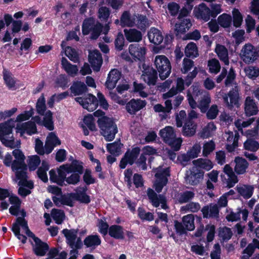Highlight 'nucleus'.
<instances>
[{
    "instance_id": "26",
    "label": "nucleus",
    "mask_w": 259,
    "mask_h": 259,
    "mask_svg": "<svg viewBox=\"0 0 259 259\" xmlns=\"http://www.w3.org/2000/svg\"><path fill=\"white\" fill-rule=\"evenodd\" d=\"M215 52L221 61H223L225 65L229 64L228 52L227 48L223 45L218 44L215 49Z\"/></svg>"
},
{
    "instance_id": "45",
    "label": "nucleus",
    "mask_w": 259,
    "mask_h": 259,
    "mask_svg": "<svg viewBox=\"0 0 259 259\" xmlns=\"http://www.w3.org/2000/svg\"><path fill=\"white\" fill-rule=\"evenodd\" d=\"M41 162L39 156L37 155H32L29 157L28 165L29 171L35 170Z\"/></svg>"
},
{
    "instance_id": "14",
    "label": "nucleus",
    "mask_w": 259,
    "mask_h": 259,
    "mask_svg": "<svg viewBox=\"0 0 259 259\" xmlns=\"http://www.w3.org/2000/svg\"><path fill=\"white\" fill-rule=\"evenodd\" d=\"M244 111L247 117L256 115L258 112L257 104L251 97L248 96L245 100Z\"/></svg>"
},
{
    "instance_id": "47",
    "label": "nucleus",
    "mask_w": 259,
    "mask_h": 259,
    "mask_svg": "<svg viewBox=\"0 0 259 259\" xmlns=\"http://www.w3.org/2000/svg\"><path fill=\"white\" fill-rule=\"evenodd\" d=\"M20 225L17 224V221L16 220V222L12 225L11 230L17 238L21 240L23 244H25L26 242L27 237L20 233Z\"/></svg>"
},
{
    "instance_id": "64",
    "label": "nucleus",
    "mask_w": 259,
    "mask_h": 259,
    "mask_svg": "<svg viewBox=\"0 0 259 259\" xmlns=\"http://www.w3.org/2000/svg\"><path fill=\"white\" fill-rule=\"evenodd\" d=\"M98 227L99 228V232L103 236H106L108 233L110 227L106 222L104 221L102 219H99Z\"/></svg>"
},
{
    "instance_id": "59",
    "label": "nucleus",
    "mask_w": 259,
    "mask_h": 259,
    "mask_svg": "<svg viewBox=\"0 0 259 259\" xmlns=\"http://www.w3.org/2000/svg\"><path fill=\"white\" fill-rule=\"evenodd\" d=\"M194 196V193L192 191H186L180 194L178 200L180 203L183 204L188 202Z\"/></svg>"
},
{
    "instance_id": "61",
    "label": "nucleus",
    "mask_w": 259,
    "mask_h": 259,
    "mask_svg": "<svg viewBox=\"0 0 259 259\" xmlns=\"http://www.w3.org/2000/svg\"><path fill=\"white\" fill-rule=\"evenodd\" d=\"M34 114V109L31 107L29 111H24L23 113L19 114L16 117L17 122H22L28 120Z\"/></svg>"
},
{
    "instance_id": "20",
    "label": "nucleus",
    "mask_w": 259,
    "mask_h": 259,
    "mask_svg": "<svg viewBox=\"0 0 259 259\" xmlns=\"http://www.w3.org/2000/svg\"><path fill=\"white\" fill-rule=\"evenodd\" d=\"M148 39L150 42L155 45H160L163 40L161 32L156 28L152 27L148 32Z\"/></svg>"
},
{
    "instance_id": "60",
    "label": "nucleus",
    "mask_w": 259,
    "mask_h": 259,
    "mask_svg": "<svg viewBox=\"0 0 259 259\" xmlns=\"http://www.w3.org/2000/svg\"><path fill=\"white\" fill-rule=\"evenodd\" d=\"M72 194H75V193H70L67 195H62L61 200V204L73 207L74 206L73 200H75V198L72 195Z\"/></svg>"
},
{
    "instance_id": "41",
    "label": "nucleus",
    "mask_w": 259,
    "mask_h": 259,
    "mask_svg": "<svg viewBox=\"0 0 259 259\" xmlns=\"http://www.w3.org/2000/svg\"><path fill=\"white\" fill-rule=\"evenodd\" d=\"M218 24L222 27L226 28H229L231 26L232 18L231 15L223 13L220 15L218 18Z\"/></svg>"
},
{
    "instance_id": "42",
    "label": "nucleus",
    "mask_w": 259,
    "mask_h": 259,
    "mask_svg": "<svg viewBox=\"0 0 259 259\" xmlns=\"http://www.w3.org/2000/svg\"><path fill=\"white\" fill-rule=\"evenodd\" d=\"M111 11L106 6L100 7L98 11V18L102 22H107L110 17Z\"/></svg>"
},
{
    "instance_id": "18",
    "label": "nucleus",
    "mask_w": 259,
    "mask_h": 259,
    "mask_svg": "<svg viewBox=\"0 0 259 259\" xmlns=\"http://www.w3.org/2000/svg\"><path fill=\"white\" fill-rule=\"evenodd\" d=\"M194 13L197 19L204 20L205 22L210 19V9L204 3H201L198 8H195Z\"/></svg>"
},
{
    "instance_id": "11",
    "label": "nucleus",
    "mask_w": 259,
    "mask_h": 259,
    "mask_svg": "<svg viewBox=\"0 0 259 259\" xmlns=\"http://www.w3.org/2000/svg\"><path fill=\"white\" fill-rule=\"evenodd\" d=\"M179 22L175 25V34L177 38H180L182 34H185L192 26V24L190 19L179 20Z\"/></svg>"
},
{
    "instance_id": "57",
    "label": "nucleus",
    "mask_w": 259,
    "mask_h": 259,
    "mask_svg": "<svg viewBox=\"0 0 259 259\" xmlns=\"http://www.w3.org/2000/svg\"><path fill=\"white\" fill-rule=\"evenodd\" d=\"M75 198V200L80 202L81 203L89 204L91 202L90 196L87 193H75L72 194Z\"/></svg>"
},
{
    "instance_id": "33",
    "label": "nucleus",
    "mask_w": 259,
    "mask_h": 259,
    "mask_svg": "<svg viewBox=\"0 0 259 259\" xmlns=\"http://www.w3.org/2000/svg\"><path fill=\"white\" fill-rule=\"evenodd\" d=\"M49 167L48 163L45 160H42L41 165L38 167L37 170L38 177L44 183H47L48 181L47 171L49 170Z\"/></svg>"
},
{
    "instance_id": "5",
    "label": "nucleus",
    "mask_w": 259,
    "mask_h": 259,
    "mask_svg": "<svg viewBox=\"0 0 259 259\" xmlns=\"http://www.w3.org/2000/svg\"><path fill=\"white\" fill-rule=\"evenodd\" d=\"M142 79L148 85H155L158 79V73L156 69L145 63L142 64Z\"/></svg>"
},
{
    "instance_id": "54",
    "label": "nucleus",
    "mask_w": 259,
    "mask_h": 259,
    "mask_svg": "<svg viewBox=\"0 0 259 259\" xmlns=\"http://www.w3.org/2000/svg\"><path fill=\"white\" fill-rule=\"evenodd\" d=\"M83 182L87 186L96 183V179L92 175V171L90 169H86L82 177Z\"/></svg>"
},
{
    "instance_id": "53",
    "label": "nucleus",
    "mask_w": 259,
    "mask_h": 259,
    "mask_svg": "<svg viewBox=\"0 0 259 259\" xmlns=\"http://www.w3.org/2000/svg\"><path fill=\"white\" fill-rule=\"evenodd\" d=\"M138 217L143 221H152L154 220V215L152 212H146L143 207H139L138 209Z\"/></svg>"
},
{
    "instance_id": "6",
    "label": "nucleus",
    "mask_w": 259,
    "mask_h": 259,
    "mask_svg": "<svg viewBox=\"0 0 259 259\" xmlns=\"http://www.w3.org/2000/svg\"><path fill=\"white\" fill-rule=\"evenodd\" d=\"M12 170L15 172L17 179L20 181H26L28 179V165L25 161L13 160L11 166Z\"/></svg>"
},
{
    "instance_id": "39",
    "label": "nucleus",
    "mask_w": 259,
    "mask_h": 259,
    "mask_svg": "<svg viewBox=\"0 0 259 259\" xmlns=\"http://www.w3.org/2000/svg\"><path fill=\"white\" fill-rule=\"evenodd\" d=\"M36 110L37 113L40 115H44L47 111L46 100L44 94H41L37 99L36 103Z\"/></svg>"
},
{
    "instance_id": "58",
    "label": "nucleus",
    "mask_w": 259,
    "mask_h": 259,
    "mask_svg": "<svg viewBox=\"0 0 259 259\" xmlns=\"http://www.w3.org/2000/svg\"><path fill=\"white\" fill-rule=\"evenodd\" d=\"M215 145L213 141L211 140L209 142H206L204 144L203 146V156L207 157L215 149Z\"/></svg>"
},
{
    "instance_id": "63",
    "label": "nucleus",
    "mask_w": 259,
    "mask_h": 259,
    "mask_svg": "<svg viewBox=\"0 0 259 259\" xmlns=\"http://www.w3.org/2000/svg\"><path fill=\"white\" fill-rule=\"evenodd\" d=\"M114 44L116 50L120 51L123 50L124 45V38L121 32L117 34L115 39Z\"/></svg>"
},
{
    "instance_id": "23",
    "label": "nucleus",
    "mask_w": 259,
    "mask_h": 259,
    "mask_svg": "<svg viewBox=\"0 0 259 259\" xmlns=\"http://www.w3.org/2000/svg\"><path fill=\"white\" fill-rule=\"evenodd\" d=\"M109 235L115 239L123 240L124 234L122 226L118 225H113L110 226L108 231Z\"/></svg>"
},
{
    "instance_id": "28",
    "label": "nucleus",
    "mask_w": 259,
    "mask_h": 259,
    "mask_svg": "<svg viewBox=\"0 0 259 259\" xmlns=\"http://www.w3.org/2000/svg\"><path fill=\"white\" fill-rule=\"evenodd\" d=\"M236 165L235 166V171L238 175L244 174L248 166L247 161L240 157H237L235 160Z\"/></svg>"
},
{
    "instance_id": "29",
    "label": "nucleus",
    "mask_w": 259,
    "mask_h": 259,
    "mask_svg": "<svg viewBox=\"0 0 259 259\" xmlns=\"http://www.w3.org/2000/svg\"><path fill=\"white\" fill-rule=\"evenodd\" d=\"M193 164L197 167L208 171L213 167L212 161L208 159L202 158L193 161Z\"/></svg>"
},
{
    "instance_id": "40",
    "label": "nucleus",
    "mask_w": 259,
    "mask_h": 259,
    "mask_svg": "<svg viewBox=\"0 0 259 259\" xmlns=\"http://www.w3.org/2000/svg\"><path fill=\"white\" fill-rule=\"evenodd\" d=\"M182 223L187 231H193L195 229L194 215L189 214L182 218Z\"/></svg>"
},
{
    "instance_id": "37",
    "label": "nucleus",
    "mask_w": 259,
    "mask_h": 259,
    "mask_svg": "<svg viewBox=\"0 0 259 259\" xmlns=\"http://www.w3.org/2000/svg\"><path fill=\"white\" fill-rule=\"evenodd\" d=\"M17 224L21 226L24 230H25L26 234L27 235L31 237L34 241L38 239L39 238L36 237L34 234L29 229L27 221L23 218H17L16 219Z\"/></svg>"
},
{
    "instance_id": "22",
    "label": "nucleus",
    "mask_w": 259,
    "mask_h": 259,
    "mask_svg": "<svg viewBox=\"0 0 259 259\" xmlns=\"http://www.w3.org/2000/svg\"><path fill=\"white\" fill-rule=\"evenodd\" d=\"M123 31L126 40L129 42H139L142 40L141 32L136 29H124Z\"/></svg>"
},
{
    "instance_id": "48",
    "label": "nucleus",
    "mask_w": 259,
    "mask_h": 259,
    "mask_svg": "<svg viewBox=\"0 0 259 259\" xmlns=\"http://www.w3.org/2000/svg\"><path fill=\"white\" fill-rule=\"evenodd\" d=\"M244 148L245 150L255 152L259 149V143L252 139H247L244 143Z\"/></svg>"
},
{
    "instance_id": "62",
    "label": "nucleus",
    "mask_w": 259,
    "mask_h": 259,
    "mask_svg": "<svg viewBox=\"0 0 259 259\" xmlns=\"http://www.w3.org/2000/svg\"><path fill=\"white\" fill-rule=\"evenodd\" d=\"M200 208V206L199 203L194 202H191L181 208L182 210H185L186 212L190 211L192 212H196Z\"/></svg>"
},
{
    "instance_id": "30",
    "label": "nucleus",
    "mask_w": 259,
    "mask_h": 259,
    "mask_svg": "<svg viewBox=\"0 0 259 259\" xmlns=\"http://www.w3.org/2000/svg\"><path fill=\"white\" fill-rule=\"evenodd\" d=\"M159 134L165 143L176 137L173 127L170 126H166L161 130Z\"/></svg>"
},
{
    "instance_id": "21",
    "label": "nucleus",
    "mask_w": 259,
    "mask_h": 259,
    "mask_svg": "<svg viewBox=\"0 0 259 259\" xmlns=\"http://www.w3.org/2000/svg\"><path fill=\"white\" fill-rule=\"evenodd\" d=\"M203 218H218L219 216V208L217 204L205 205L201 209Z\"/></svg>"
},
{
    "instance_id": "34",
    "label": "nucleus",
    "mask_w": 259,
    "mask_h": 259,
    "mask_svg": "<svg viewBox=\"0 0 259 259\" xmlns=\"http://www.w3.org/2000/svg\"><path fill=\"white\" fill-rule=\"evenodd\" d=\"M96 25L95 20L93 17L85 18L82 24V33L84 35H88L91 31Z\"/></svg>"
},
{
    "instance_id": "27",
    "label": "nucleus",
    "mask_w": 259,
    "mask_h": 259,
    "mask_svg": "<svg viewBox=\"0 0 259 259\" xmlns=\"http://www.w3.org/2000/svg\"><path fill=\"white\" fill-rule=\"evenodd\" d=\"M70 90L74 96H78L87 92L88 88L84 82L80 81H74Z\"/></svg>"
},
{
    "instance_id": "24",
    "label": "nucleus",
    "mask_w": 259,
    "mask_h": 259,
    "mask_svg": "<svg viewBox=\"0 0 259 259\" xmlns=\"http://www.w3.org/2000/svg\"><path fill=\"white\" fill-rule=\"evenodd\" d=\"M197 126V124L195 122L185 121L183 126L182 135L186 137L193 136L196 133Z\"/></svg>"
},
{
    "instance_id": "10",
    "label": "nucleus",
    "mask_w": 259,
    "mask_h": 259,
    "mask_svg": "<svg viewBox=\"0 0 259 259\" xmlns=\"http://www.w3.org/2000/svg\"><path fill=\"white\" fill-rule=\"evenodd\" d=\"M147 102L140 99H132L126 105V111L131 115H135L146 106Z\"/></svg>"
},
{
    "instance_id": "51",
    "label": "nucleus",
    "mask_w": 259,
    "mask_h": 259,
    "mask_svg": "<svg viewBox=\"0 0 259 259\" xmlns=\"http://www.w3.org/2000/svg\"><path fill=\"white\" fill-rule=\"evenodd\" d=\"M238 192L245 199L250 198L253 192V188L251 186H246L244 187H239L237 189Z\"/></svg>"
},
{
    "instance_id": "15",
    "label": "nucleus",
    "mask_w": 259,
    "mask_h": 259,
    "mask_svg": "<svg viewBox=\"0 0 259 259\" xmlns=\"http://www.w3.org/2000/svg\"><path fill=\"white\" fill-rule=\"evenodd\" d=\"M121 75V72L117 69H114L111 70L108 74L105 82L106 87L109 90L114 89L117 82L120 78Z\"/></svg>"
},
{
    "instance_id": "46",
    "label": "nucleus",
    "mask_w": 259,
    "mask_h": 259,
    "mask_svg": "<svg viewBox=\"0 0 259 259\" xmlns=\"http://www.w3.org/2000/svg\"><path fill=\"white\" fill-rule=\"evenodd\" d=\"M132 23L130 12L128 11H124L120 17V25L122 27H130L132 26Z\"/></svg>"
},
{
    "instance_id": "43",
    "label": "nucleus",
    "mask_w": 259,
    "mask_h": 259,
    "mask_svg": "<svg viewBox=\"0 0 259 259\" xmlns=\"http://www.w3.org/2000/svg\"><path fill=\"white\" fill-rule=\"evenodd\" d=\"M51 215L55 223L58 225L62 224L65 216L63 210L56 208L52 209Z\"/></svg>"
},
{
    "instance_id": "16",
    "label": "nucleus",
    "mask_w": 259,
    "mask_h": 259,
    "mask_svg": "<svg viewBox=\"0 0 259 259\" xmlns=\"http://www.w3.org/2000/svg\"><path fill=\"white\" fill-rule=\"evenodd\" d=\"M83 163L76 159L73 160L71 163L64 164L62 167L64 168L68 174L75 173L82 174L83 172Z\"/></svg>"
},
{
    "instance_id": "55",
    "label": "nucleus",
    "mask_w": 259,
    "mask_h": 259,
    "mask_svg": "<svg viewBox=\"0 0 259 259\" xmlns=\"http://www.w3.org/2000/svg\"><path fill=\"white\" fill-rule=\"evenodd\" d=\"M182 142L183 140L182 138H177L176 137H175L166 144H168L173 151H178L181 148Z\"/></svg>"
},
{
    "instance_id": "2",
    "label": "nucleus",
    "mask_w": 259,
    "mask_h": 259,
    "mask_svg": "<svg viewBox=\"0 0 259 259\" xmlns=\"http://www.w3.org/2000/svg\"><path fill=\"white\" fill-rule=\"evenodd\" d=\"M154 65L161 80H164L169 76L171 72V66L169 59L165 55L156 56Z\"/></svg>"
},
{
    "instance_id": "52",
    "label": "nucleus",
    "mask_w": 259,
    "mask_h": 259,
    "mask_svg": "<svg viewBox=\"0 0 259 259\" xmlns=\"http://www.w3.org/2000/svg\"><path fill=\"white\" fill-rule=\"evenodd\" d=\"M65 55L68 58L74 63L78 62L79 61V56L77 52L75 49L71 47H67L65 50Z\"/></svg>"
},
{
    "instance_id": "9",
    "label": "nucleus",
    "mask_w": 259,
    "mask_h": 259,
    "mask_svg": "<svg viewBox=\"0 0 259 259\" xmlns=\"http://www.w3.org/2000/svg\"><path fill=\"white\" fill-rule=\"evenodd\" d=\"M129 53L134 61H144L145 58L146 49L139 44H131L128 47Z\"/></svg>"
},
{
    "instance_id": "32",
    "label": "nucleus",
    "mask_w": 259,
    "mask_h": 259,
    "mask_svg": "<svg viewBox=\"0 0 259 259\" xmlns=\"http://www.w3.org/2000/svg\"><path fill=\"white\" fill-rule=\"evenodd\" d=\"M185 54L188 58H195L198 57L199 53L196 44L192 41L188 43L185 47Z\"/></svg>"
},
{
    "instance_id": "31",
    "label": "nucleus",
    "mask_w": 259,
    "mask_h": 259,
    "mask_svg": "<svg viewBox=\"0 0 259 259\" xmlns=\"http://www.w3.org/2000/svg\"><path fill=\"white\" fill-rule=\"evenodd\" d=\"M83 243L88 248L96 247L101 244V240L100 236L97 234L90 235L85 238Z\"/></svg>"
},
{
    "instance_id": "49",
    "label": "nucleus",
    "mask_w": 259,
    "mask_h": 259,
    "mask_svg": "<svg viewBox=\"0 0 259 259\" xmlns=\"http://www.w3.org/2000/svg\"><path fill=\"white\" fill-rule=\"evenodd\" d=\"M209 72L211 73L217 74L220 71L221 65L219 61L215 59H211L208 61Z\"/></svg>"
},
{
    "instance_id": "36",
    "label": "nucleus",
    "mask_w": 259,
    "mask_h": 259,
    "mask_svg": "<svg viewBox=\"0 0 259 259\" xmlns=\"http://www.w3.org/2000/svg\"><path fill=\"white\" fill-rule=\"evenodd\" d=\"M41 125L51 131L54 129L53 112L51 110H48L46 111Z\"/></svg>"
},
{
    "instance_id": "44",
    "label": "nucleus",
    "mask_w": 259,
    "mask_h": 259,
    "mask_svg": "<svg viewBox=\"0 0 259 259\" xmlns=\"http://www.w3.org/2000/svg\"><path fill=\"white\" fill-rule=\"evenodd\" d=\"M233 26L240 27L243 22V16L238 9L234 8L232 11Z\"/></svg>"
},
{
    "instance_id": "17",
    "label": "nucleus",
    "mask_w": 259,
    "mask_h": 259,
    "mask_svg": "<svg viewBox=\"0 0 259 259\" xmlns=\"http://www.w3.org/2000/svg\"><path fill=\"white\" fill-rule=\"evenodd\" d=\"M35 244H32L33 253L37 256H44L49 250V246L47 243L42 241L40 238L34 241Z\"/></svg>"
},
{
    "instance_id": "19",
    "label": "nucleus",
    "mask_w": 259,
    "mask_h": 259,
    "mask_svg": "<svg viewBox=\"0 0 259 259\" xmlns=\"http://www.w3.org/2000/svg\"><path fill=\"white\" fill-rule=\"evenodd\" d=\"M204 171L201 169H196V171H191L189 175L186 176L187 183L192 186L198 185L204 176Z\"/></svg>"
},
{
    "instance_id": "50",
    "label": "nucleus",
    "mask_w": 259,
    "mask_h": 259,
    "mask_svg": "<svg viewBox=\"0 0 259 259\" xmlns=\"http://www.w3.org/2000/svg\"><path fill=\"white\" fill-rule=\"evenodd\" d=\"M147 196L154 206L157 207L159 206V195L158 196L152 189L149 188L147 189Z\"/></svg>"
},
{
    "instance_id": "8",
    "label": "nucleus",
    "mask_w": 259,
    "mask_h": 259,
    "mask_svg": "<svg viewBox=\"0 0 259 259\" xmlns=\"http://www.w3.org/2000/svg\"><path fill=\"white\" fill-rule=\"evenodd\" d=\"M241 58L246 63H253L257 60V53L255 47L251 44H246L242 48Z\"/></svg>"
},
{
    "instance_id": "7",
    "label": "nucleus",
    "mask_w": 259,
    "mask_h": 259,
    "mask_svg": "<svg viewBox=\"0 0 259 259\" xmlns=\"http://www.w3.org/2000/svg\"><path fill=\"white\" fill-rule=\"evenodd\" d=\"M75 101L81 105L84 109L90 112L95 110L98 106L97 98L91 94H89L87 97H77Z\"/></svg>"
},
{
    "instance_id": "3",
    "label": "nucleus",
    "mask_w": 259,
    "mask_h": 259,
    "mask_svg": "<svg viewBox=\"0 0 259 259\" xmlns=\"http://www.w3.org/2000/svg\"><path fill=\"white\" fill-rule=\"evenodd\" d=\"M170 176L169 167L162 168L158 167L156 169L155 174V181L154 183V188L157 193H160L163 187L165 186L168 182V177Z\"/></svg>"
},
{
    "instance_id": "1",
    "label": "nucleus",
    "mask_w": 259,
    "mask_h": 259,
    "mask_svg": "<svg viewBox=\"0 0 259 259\" xmlns=\"http://www.w3.org/2000/svg\"><path fill=\"white\" fill-rule=\"evenodd\" d=\"M102 135L108 142L112 141L115 138L118 132L117 125L112 118L103 116L97 120Z\"/></svg>"
},
{
    "instance_id": "4",
    "label": "nucleus",
    "mask_w": 259,
    "mask_h": 259,
    "mask_svg": "<svg viewBox=\"0 0 259 259\" xmlns=\"http://www.w3.org/2000/svg\"><path fill=\"white\" fill-rule=\"evenodd\" d=\"M141 152V148L138 146H133L132 149H127L119 163V167L124 169L127 164L132 165L138 159Z\"/></svg>"
},
{
    "instance_id": "35",
    "label": "nucleus",
    "mask_w": 259,
    "mask_h": 259,
    "mask_svg": "<svg viewBox=\"0 0 259 259\" xmlns=\"http://www.w3.org/2000/svg\"><path fill=\"white\" fill-rule=\"evenodd\" d=\"M78 230L74 229L68 230L64 229L62 230V232L64 235L67 240V243L69 245H73L74 244L75 241L77 238Z\"/></svg>"
},
{
    "instance_id": "25",
    "label": "nucleus",
    "mask_w": 259,
    "mask_h": 259,
    "mask_svg": "<svg viewBox=\"0 0 259 259\" xmlns=\"http://www.w3.org/2000/svg\"><path fill=\"white\" fill-rule=\"evenodd\" d=\"M17 128L21 131V134H23L25 132L29 136H31L33 134L37 133L36 125L34 122L29 121L26 122L22 124V125Z\"/></svg>"
},
{
    "instance_id": "56",
    "label": "nucleus",
    "mask_w": 259,
    "mask_h": 259,
    "mask_svg": "<svg viewBox=\"0 0 259 259\" xmlns=\"http://www.w3.org/2000/svg\"><path fill=\"white\" fill-rule=\"evenodd\" d=\"M67 174H68L65 169L62 167V165L60 166L59 168H58V185L60 186H67V184H65L67 179Z\"/></svg>"
},
{
    "instance_id": "38",
    "label": "nucleus",
    "mask_w": 259,
    "mask_h": 259,
    "mask_svg": "<svg viewBox=\"0 0 259 259\" xmlns=\"http://www.w3.org/2000/svg\"><path fill=\"white\" fill-rule=\"evenodd\" d=\"M12 119L0 123V138L10 135L12 133L13 126L11 125Z\"/></svg>"
},
{
    "instance_id": "13",
    "label": "nucleus",
    "mask_w": 259,
    "mask_h": 259,
    "mask_svg": "<svg viewBox=\"0 0 259 259\" xmlns=\"http://www.w3.org/2000/svg\"><path fill=\"white\" fill-rule=\"evenodd\" d=\"M204 231H208L206 236L207 241L208 242L212 241L214 239L215 233V226L214 225L207 224L205 226L204 228L203 225H201L198 228H197L195 233V236L197 237H201Z\"/></svg>"
},
{
    "instance_id": "12",
    "label": "nucleus",
    "mask_w": 259,
    "mask_h": 259,
    "mask_svg": "<svg viewBox=\"0 0 259 259\" xmlns=\"http://www.w3.org/2000/svg\"><path fill=\"white\" fill-rule=\"evenodd\" d=\"M89 61L94 71H99L103 63L101 54L98 50L90 52L89 55Z\"/></svg>"
}]
</instances>
